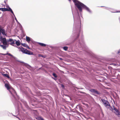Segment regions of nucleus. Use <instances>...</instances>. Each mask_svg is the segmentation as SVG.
I'll return each mask as SVG.
<instances>
[{
    "instance_id": "1",
    "label": "nucleus",
    "mask_w": 120,
    "mask_h": 120,
    "mask_svg": "<svg viewBox=\"0 0 120 120\" xmlns=\"http://www.w3.org/2000/svg\"><path fill=\"white\" fill-rule=\"evenodd\" d=\"M72 14L74 22L72 35L75 38L73 42L76 41V46L79 48H82V49L83 51L87 52V48H85V49L84 48L85 43L83 39H82L81 41L77 40V39L79 37L80 32H81V27L80 18L79 12H78L76 13V17L75 15H74L73 13Z\"/></svg>"
},
{
    "instance_id": "2",
    "label": "nucleus",
    "mask_w": 120,
    "mask_h": 120,
    "mask_svg": "<svg viewBox=\"0 0 120 120\" xmlns=\"http://www.w3.org/2000/svg\"><path fill=\"white\" fill-rule=\"evenodd\" d=\"M5 87L9 90L13 97L14 100L13 101V102L15 106L17 107L18 109L20 107V106L22 108L21 104L17 100L19 99V97L17 95L14 89L13 88H11L10 86L7 83L5 84Z\"/></svg>"
},
{
    "instance_id": "3",
    "label": "nucleus",
    "mask_w": 120,
    "mask_h": 120,
    "mask_svg": "<svg viewBox=\"0 0 120 120\" xmlns=\"http://www.w3.org/2000/svg\"><path fill=\"white\" fill-rule=\"evenodd\" d=\"M72 1L75 6L78 8L80 12H82V9H83L89 13H92V11L83 3L78 0H73Z\"/></svg>"
},
{
    "instance_id": "4",
    "label": "nucleus",
    "mask_w": 120,
    "mask_h": 120,
    "mask_svg": "<svg viewBox=\"0 0 120 120\" xmlns=\"http://www.w3.org/2000/svg\"><path fill=\"white\" fill-rule=\"evenodd\" d=\"M1 26L0 25V41L4 45H6L7 47H8L9 45L10 44L9 42H11L13 40V39L10 38L6 40L5 38H3L1 35L2 33L4 35L7 36L5 30L1 28Z\"/></svg>"
},
{
    "instance_id": "5",
    "label": "nucleus",
    "mask_w": 120,
    "mask_h": 120,
    "mask_svg": "<svg viewBox=\"0 0 120 120\" xmlns=\"http://www.w3.org/2000/svg\"><path fill=\"white\" fill-rule=\"evenodd\" d=\"M101 100L104 106L107 108H109V107H110V105L109 102L106 100L104 99H101Z\"/></svg>"
},
{
    "instance_id": "6",
    "label": "nucleus",
    "mask_w": 120,
    "mask_h": 120,
    "mask_svg": "<svg viewBox=\"0 0 120 120\" xmlns=\"http://www.w3.org/2000/svg\"><path fill=\"white\" fill-rule=\"evenodd\" d=\"M15 41H16L15 43L17 46H19L20 45V44L19 41H17L15 39H13L12 41H11L10 43V44L11 45H13L15 44Z\"/></svg>"
},
{
    "instance_id": "7",
    "label": "nucleus",
    "mask_w": 120,
    "mask_h": 120,
    "mask_svg": "<svg viewBox=\"0 0 120 120\" xmlns=\"http://www.w3.org/2000/svg\"><path fill=\"white\" fill-rule=\"evenodd\" d=\"M113 107V110L115 111L114 112V113L117 115V116L119 117H120V112H119V110L117 109L116 108H115L114 106Z\"/></svg>"
},
{
    "instance_id": "8",
    "label": "nucleus",
    "mask_w": 120,
    "mask_h": 120,
    "mask_svg": "<svg viewBox=\"0 0 120 120\" xmlns=\"http://www.w3.org/2000/svg\"><path fill=\"white\" fill-rule=\"evenodd\" d=\"M90 91L92 93H93L94 94H97L100 95L101 94V93L99 92H98L95 89H91Z\"/></svg>"
},
{
    "instance_id": "9",
    "label": "nucleus",
    "mask_w": 120,
    "mask_h": 120,
    "mask_svg": "<svg viewBox=\"0 0 120 120\" xmlns=\"http://www.w3.org/2000/svg\"><path fill=\"white\" fill-rule=\"evenodd\" d=\"M19 49H20L21 51L23 53L26 54L27 49H26L23 48L22 46L19 47Z\"/></svg>"
},
{
    "instance_id": "10",
    "label": "nucleus",
    "mask_w": 120,
    "mask_h": 120,
    "mask_svg": "<svg viewBox=\"0 0 120 120\" xmlns=\"http://www.w3.org/2000/svg\"><path fill=\"white\" fill-rule=\"evenodd\" d=\"M21 102H22V103L23 104L26 108L28 109H29V106L27 105V103L25 101L22 99L21 100Z\"/></svg>"
},
{
    "instance_id": "11",
    "label": "nucleus",
    "mask_w": 120,
    "mask_h": 120,
    "mask_svg": "<svg viewBox=\"0 0 120 120\" xmlns=\"http://www.w3.org/2000/svg\"><path fill=\"white\" fill-rule=\"evenodd\" d=\"M1 54L3 55H8L9 56H11L12 58H15V57L13 55L11 54L10 53H7L6 54H4V53H1Z\"/></svg>"
},
{
    "instance_id": "12",
    "label": "nucleus",
    "mask_w": 120,
    "mask_h": 120,
    "mask_svg": "<svg viewBox=\"0 0 120 120\" xmlns=\"http://www.w3.org/2000/svg\"><path fill=\"white\" fill-rule=\"evenodd\" d=\"M7 9H6V11H9L11 12L13 15L14 16H15V15L12 9L11 8H10L9 7L8 8H7Z\"/></svg>"
},
{
    "instance_id": "13",
    "label": "nucleus",
    "mask_w": 120,
    "mask_h": 120,
    "mask_svg": "<svg viewBox=\"0 0 120 120\" xmlns=\"http://www.w3.org/2000/svg\"><path fill=\"white\" fill-rule=\"evenodd\" d=\"M108 10H109L112 13L114 12H120V11H112V9L110 8H106Z\"/></svg>"
},
{
    "instance_id": "14",
    "label": "nucleus",
    "mask_w": 120,
    "mask_h": 120,
    "mask_svg": "<svg viewBox=\"0 0 120 120\" xmlns=\"http://www.w3.org/2000/svg\"><path fill=\"white\" fill-rule=\"evenodd\" d=\"M26 54L29 55H34V54H33L32 52L30 51L29 50H27L26 51Z\"/></svg>"
},
{
    "instance_id": "15",
    "label": "nucleus",
    "mask_w": 120,
    "mask_h": 120,
    "mask_svg": "<svg viewBox=\"0 0 120 120\" xmlns=\"http://www.w3.org/2000/svg\"><path fill=\"white\" fill-rule=\"evenodd\" d=\"M0 46L2 48L6 50V48L8 47H7V46L6 45H0Z\"/></svg>"
},
{
    "instance_id": "16",
    "label": "nucleus",
    "mask_w": 120,
    "mask_h": 120,
    "mask_svg": "<svg viewBox=\"0 0 120 120\" xmlns=\"http://www.w3.org/2000/svg\"><path fill=\"white\" fill-rule=\"evenodd\" d=\"M90 56H91L93 57H94L95 56V54H94L93 52H90L89 53V54Z\"/></svg>"
},
{
    "instance_id": "17",
    "label": "nucleus",
    "mask_w": 120,
    "mask_h": 120,
    "mask_svg": "<svg viewBox=\"0 0 120 120\" xmlns=\"http://www.w3.org/2000/svg\"><path fill=\"white\" fill-rule=\"evenodd\" d=\"M38 44L42 47H45L46 45V44L38 42Z\"/></svg>"
},
{
    "instance_id": "18",
    "label": "nucleus",
    "mask_w": 120,
    "mask_h": 120,
    "mask_svg": "<svg viewBox=\"0 0 120 120\" xmlns=\"http://www.w3.org/2000/svg\"><path fill=\"white\" fill-rule=\"evenodd\" d=\"M21 44L23 46L25 47L26 48H27L29 49V46L26 44L22 43H21Z\"/></svg>"
},
{
    "instance_id": "19",
    "label": "nucleus",
    "mask_w": 120,
    "mask_h": 120,
    "mask_svg": "<svg viewBox=\"0 0 120 120\" xmlns=\"http://www.w3.org/2000/svg\"><path fill=\"white\" fill-rule=\"evenodd\" d=\"M26 40L28 42H29L31 41L30 38L26 36Z\"/></svg>"
},
{
    "instance_id": "20",
    "label": "nucleus",
    "mask_w": 120,
    "mask_h": 120,
    "mask_svg": "<svg viewBox=\"0 0 120 120\" xmlns=\"http://www.w3.org/2000/svg\"><path fill=\"white\" fill-rule=\"evenodd\" d=\"M18 61L20 63H22L24 64H26L27 65H27L28 66V67H29V68H31V67L29 65H28V64H27L21 61Z\"/></svg>"
},
{
    "instance_id": "21",
    "label": "nucleus",
    "mask_w": 120,
    "mask_h": 120,
    "mask_svg": "<svg viewBox=\"0 0 120 120\" xmlns=\"http://www.w3.org/2000/svg\"><path fill=\"white\" fill-rule=\"evenodd\" d=\"M6 9H7V8H0V10L2 11H6Z\"/></svg>"
},
{
    "instance_id": "22",
    "label": "nucleus",
    "mask_w": 120,
    "mask_h": 120,
    "mask_svg": "<svg viewBox=\"0 0 120 120\" xmlns=\"http://www.w3.org/2000/svg\"><path fill=\"white\" fill-rule=\"evenodd\" d=\"M74 109H72L71 110V112H73L74 113H75L78 112V111L77 110H75V111H74Z\"/></svg>"
},
{
    "instance_id": "23",
    "label": "nucleus",
    "mask_w": 120,
    "mask_h": 120,
    "mask_svg": "<svg viewBox=\"0 0 120 120\" xmlns=\"http://www.w3.org/2000/svg\"><path fill=\"white\" fill-rule=\"evenodd\" d=\"M3 75L4 76L8 78H9V76L7 74H3Z\"/></svg>"
},
{
    "instance_id": "24",
    "label": "nucleus",
    "mask_w": 120,
    "mask_h": 120,
    "mask_svg": "<svg viewBox=\"0 0 120 120\" xmlns=\"http://www.w3.org/2000/svg\"><path fill=\"white\" fill-rule=\"evenodd\" d=\"M68 47L66 46H65L63 47V49L65 51H67L68 49Z\"/></svg>"
},
{
    "instance_id": "25",
    "label": "nucleus",
    "mask_w": 120,
    "mask_h": 120,
    "mask_svg": "<svg viewBox=\"0 0 120 120\" xmlns=\"http://www.w3.org/2000/svg\"><path fill=\"white\" fill-rule=\"evenodd\" d=\"M53 75L55 78H57V76L56 74L55 73H53L52 74Z\"/></svg>"
},
{
    "instance_id": "26",
    "label": "nucleus",
    "mask_w": 120,
    "mask_h": 120,
    "mask_svg": "<svg viewBox=\"0 0 120 120\" xmlns=\"http://www.w3.org/2000/svg\"><path fill=\"white\" fill-rule=\"evenodd\" d=\"M39 120H45L43 118L41 117H39L38 118Z\"/></svg>"
},
{
    "instance_id": "27",
    "label": "nucleus",
    "mask_w": 120,
    "mask_h": 120,
    "mask_svg": "<svg viewBox=\"0 0 120 120\" xmlns=\"http://www.w3.org/2000/svg\"><path fill=\"white\" fill-rule=\"evenodd\" d=\"M109 108L110 107V110H111V111H112L113 109V108L111 107L110 106V107H109Z\"/></svg>"
},
{
    "instance_id": "28",
    "label": "nucleus",
    "mask_w": 120,
    "mask_h": 120,
    "mask_svg": "<svg viewBox=\"0 0 120 120\" xmlns=\"http://www.w3.org/2000/svg\"><path fill=\"white\" fill-rule=\"evenodd\" d=\"M79 106V109H81V107L79 105H77V106H76V108L77 109V107L78 106Z\"/></svg>"
},
{
    "instance_id": "29",
    "label": "nucleus",
    "mask_w": 120,
    "mask_h": 120,
    "mask_svg": "<svg viewBox=\"0 0 120 120\" xmlns=\"http://www.w3.org/2000/svg\"><path fill=\"white\" fill-rule=\"evenodd\" d=\"M8 116L11 117V113L9 112H8Z\"/></svg>"
},
{
    "instance_id": "30",
    "label": "nucleus",
    "mask_w": 120,
    "mask_h": 120,
    "mask_svg": "<svg viewBox=\"0 0 120 120\" xmlns=\"http://www.w3.org/2000/svg\"><path fill=\"white\" fill-rule=\"evenodd\" d=\"M54 78L53 77H52V78L53 79H54L55 80H56L57 79V78Z\"/></svg>"
},
{
    "instance_id": "31",
    "label": "nucleus",
    "mask_w": 120,
    "mask_h": 120,
    "mask_svg": "<svg viewBox=\"0 0 120 120\" xmlns=\"http://www.w3.org/2000/svg\"><path fill=\"white\" fill-rule=\"evenodd\" d=\"M61 86L62 87L64 88V86L63 84H61Z\"/></svg>"
},
{
    "instance_id": "32",
    "label": "nucleus",
    "mask_w": 120,
    "mask_h": 120,
    "mask_svg": "<svg viewBox=\"0 0 120 120\" xmlns=\"http://www.w3.org/2000/svg\"><path fill=\"white\" fill-rule=\"evenodd\" d=\"M41 56V57H44V56L43 55H40V54H39V56Z\"/></svg>"
},
{
    "instance_id": "33",
    "label": "nucleus",
    "mask_w": 120,
    "mask_h": 120,
    "mask_svg": "<svg viewBox=\"0 0 120 120\" xmlns=\"http://www.w3.org/2000/svg\"><path fill=\"white\" fill-rule=\"evenodd\" d=\"M14 17H15V20L17 22H18V21H17V19L16 18V17H15V16H14Z\"/></svg>"
},
{
    "instance_id": "34",
    "label": "nucleus",
    "mask_w": 120,
    "mask_h": 120,
    "mask_svg": "<svg viewBox=\"0 0 120 120\" xmlns=\"http://www.w3.org/2000/svg\"><path fill=\"white\" fill-rule=\"evenodd\" d=\"M120 53V49L118 51V53Z\"/></svg>"
},
{
    "instance_id": "35",
    "label": "nucleus",
    "mask_w": 120,
    "mask_h": 120,
    "mask_svg": "<svg viewBox=\"0 0 120 120\" xmlns=\"http://www.w3.org/2000/svg\"><path fill=\"white\" fill-rule=\"evenodd\" d=\"M101 112H101L102 114V115L103 116H104V114H103V112H102V110H101Z\"/></svg>"
},
{
    "instance_id": "36",
    "label": "nucleus",
    "mask_w": 120,
    "mask_h": 120,
    "mask_svg": "<svg viewBox=\"0 0 120 120\" xmlns=\"http://www.w3.org/2000/svg\"><path fill=\"white\" fill-rule=\"evenodd\" d=\"M9 7V6L8 5L6 6V7L7 8H8Z\"/></svg>"
},
{
    "instance_id": "37",
    "label": "nucleus",
    "mask_w": 120,
    "mask_h": 120,
    "mask_svg": "<svg viewBox=\"0 0 120 120\" xmlns=\"http://www.w3.org/2000/svg\"><path fill=\"white\" fill-rule=\"evenodd\" d=\"M60 60H63V59L62 58H60Z\"/></svg>"
},
{
    "instance_id": "38",
    "label": "nucleus",
    "mask_w": 120,
    "mask_h": 120,
    "mask_svg": "<svg viewBox=\"0 0 120 120\" xmlns=\"http://www.w3.org/2000/svg\"><path fill=\"white\" fill-rule=\"evenodd\" d=\"M119 20L120 22V17L119 18Z\"/></svg>"
},
{
    "instance_id": "39",
    "label": "nucleus",
    "mask_w": 120,
    "mask_h": 120,
    "mask_svg": "<svg viewBox=\"0 0 120 120\" xmlns=\"http://www.w3.org/2000/svg\"><path fill=\"white\" fill-rule=\"evenodd\" d=\"M105 7V9H107V8H107V7ZM108 8H109L108 7ZM107 10H108V9H107Z\"/></svg>"
},
{
    "instance_id": "40",
    "label": "nucleus",
    "mask_w": 120,
    "mask_h": 120,
    "mask_svg": "<svg viewBox=\"0 0 120 120\" xmlns=\"http://www.w3.org/2000/svg\"><path fill=\"white\" fill-rule=\"evenodd\" d=\"M15 116L17 118H18H18H19V117H18L17 116Z\"/></svg>"
},
{
    "instance_id": "41",
    "label": "nucleus",
    "mask_w": 120,
    "mask_h": 120,
    "mask_svg": "<svg viewBox=\"0 0 120 120\" xmlns=\"http://www.w3.org/2000/svg\"><path fill=\"white\" fill-rule=\"evenodd\" d=\"M12 115H13V116H15L13 114H12Z\"/></svg>"
},
{
    "instance_id": "42",
    "label": "nucleus",
    "mask_w": 120,
    "mask_h": 120,
    "mask_svg": "<svg viewBox=\"0 0 120 120\" xmlns=\"http://www.w3.org/2000/svg\"><path fill=\"white\" fill-rule=\"evenodd\" d=\"M69 44H67L66 45H69Z\"/></svg>"
},
{
    "instance_id": "43",
    "label": "nucleus",
    "mask_w": 120,
    "mask_h": 120,
    "mask_svg": "<svg viewBox=\"0 0 120 120\" xmlns=\"http://www.w3.org/2000/svg\"><path fill=\"white\" fill-rule=\"evenodd\" d=\"M18 119L19 120H21L19 118H18Z\"/></svg>"
},
{
    "instance_id": "44",
    "label": "nucleus",
    "mask_w": 120,
    "mask_h": 120,
    "mask_svg": "<svg viewBox=\"0 0 120 120\" xmlns=\"http://www.w3.org/2000/svg\"><path fill=\"white\" fill-rule=\"evenodd\" d=\"M4 3H6V1H5V0L4 1Z\"/></svg>"
},
{
    "instance_id": "45",
    "label": "nucleus",
    "mask_w": 120,
    "mask_h": 120,
    "mask_svg": "<svg viewBox=\"0 0 120 120\" xmlns=\"http://www.w3.org/2000/svg\"><path fill=\"white\" fill-rule=\"evenodd\" d=\"M11 113V115H12V113Z\"/></svg>"
},
{
    "instance_id": "46",
    "label": "nucleus",
    "mask_w": 120,
    "mask_h": 120,
    "mask_svg": "<svg viewBox=\"0 0 120 120\" xmlns=\"http://www.w3.org/2000/svg\"><path fill=\"white\" fill-rule=\"evenodd\" d=\"M101 7H104V6H101Z\"/></svg>"
},
{
    "instance_id": "47",
    "label": "nucleus",
    "mask_w": 120,
    "mask_h": 120,
    "mask_svg": "<svg viewBox=\"0 0 120 120\" xmlns=\"http://www.w3.org/2000/svg\"><path fill=\"white\" fill-rule=\"evenodd\" d=\"M84 93H83V92L82 93V94H83Z\"/></svg>"
}]
</instances>
